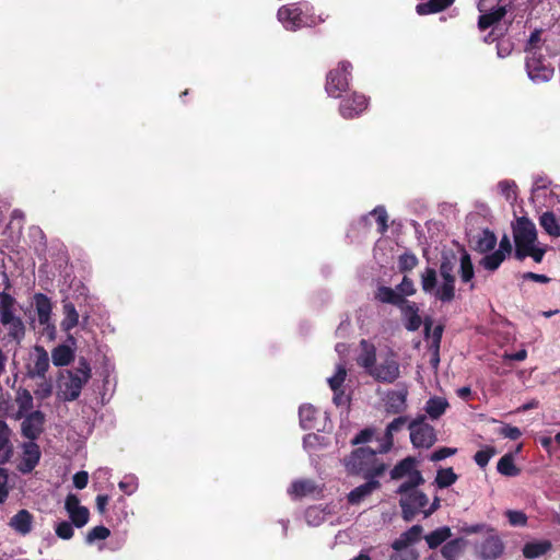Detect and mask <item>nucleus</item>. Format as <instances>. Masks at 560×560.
I'll return each instance as SVG.
<instances>
[{
  "instance_id": "20",
  "label": "nucleus",
  "mask_w": 560,
  "mask_h": 560,
  "mask_svg": "<svg viewBox=\"0 0 560 560\" xmlns=\"http://www.w3.org/2000/svg\"><path fill=\"white\" fill-rule=\"evenodd\" d=\"M408 417L399 416L389 422L385 429L384 436L380 440L378 452L385 454L390 451L394 445V434L399 432L407 423Z\"/></svg>"
},
{
  "instance_id": "16",
  "label": "nucleus",
  "mask_w": 560,
  "mask_h": 560,
  "mask_svg": "<svg viewBox=\"0 0 560 560\" xmlns=\"http://www.w3.org/2000/svg\"><path fill=\"white\" fill-rule=\"evenodd\" d=\"M347 376V368L345 362H340L336 365V372L332 376L327 378L328 385L334 392L332 401L336 406H343L349 402V398L345 395L341 389L342 384Z\"/></svg>"
},
{
  "instance_id": "25",
  "label": "nucleus",
  "mask_w": 560,
  "mask_h": 560,
  "mask_svg": "<svg viewBox=\"0 0 560 560\" xmlns=\"http://www.w3.org/2000/svg\"><path fill=\"white\" fill-rule=\"evenodd\" d=\"M459 278L463 283L469 284V290H475L476 285L474 280L475 269L469 253L462 248L459 257Z\"/></svg>"
},
{
  "instance_id": "7",
  "label": "nucleus",
  "mask_w": 560,
  "mask_h": 560,
  "mask_svg": "<svg viewBox=\"0 0 560 560\" xmlns=\"http://www.w3.org/2000/svg\"><path fill=\"white\" fill-rule=\"evenodd\" d=\"M352 65L349 61H341L335 70L328 72L326 78V92L331 97H340L349 86Z\"/></svg>"
},
{
  "instance_id": "30",
  "label": "nucleus",
  "mask_w": 560,
  "mask_h": 560,
  "mask_svg": "<svg viewBox=\"0 0 560 560\" xmlns=\"http://www.w3.org/2000/svg\"><path fill=\"white\" fill-rule=\"evenodd\" d=\"M33 515L27 510H20L13 515L9 525L19 534L25 536L32 530Z\"/></svg>"
},
{
  "instance_id": "32",
  "label": "nucleus",
  "mask_w": 560,
  "mask_h": 560,
  "mask_svg": "<svg viewBox=\"0 0 560 560\" xmlns=\"http://www.w3.org/2000/svg\"><path fill=\"white\" fill-rule=\"evenodd\" d=\"M15 402L18 406V411L15 415L16 419H21L23 416L34 411V398L31 392L26 388L20 387L16 390Z\"/></svg>"
},
{
  "instance_id": "40",
  "label": "nucleus",
  "mask_w": 560,
  "mask_h": 560,
  "mask_svg": "<svg viewBox=\"0 0 560 560\" xmlns=\"http://www.w3.org/2000/svg\"><path fill=\"white\" fill-rule=\"evenodd\" d=\"M452 536V530L448 526H441L424 536V539L430 549H435L443 542H446Z\"/></svg>"
},
{
  "instance_id": "17",
  "label": "nucleus",
  "mask_w": 560,
  "mask_h": 560,
  "mask_svg": "<svg viewBox=\"0 0 560 560\" xmlns=\"http://www.w3.org/2000/svg\"><path fill=\"white\" fill-rule=\"evenodd\" d=\"M21 448L22 458L18 465V470L22 474H30L39 463L42 455L39 446L36 444V442L27 441L22 444Z\"/></svg>"
},
{
  "instance_id": "55",
  "label": "nucleus",
  "mask_w": 560,
  "mask_h": 560,
  "mask_svg": "<svg viewBox=\"0 0 560 560\" xmlns=\"http://www.w3.org/2000/svg\"><path fill=\"white\" fill-rule=\"evenodd\" d=\"M370 214L376 217V222L378 224V232L381 234H384L388 229V225H387L388 215H387L386 209L383 206H377L370 212Z\"/></svg>"
},
{
  "instance_id": "33",
  "label": "nucleus",
  "mask_w": 560,
  "mask_h": 560,
  "mask_svg": "<svg viewBox=\"0 0 560 560\" xmlns=\"http://www.w3.org/2000/svg\"><path fill=\"white\" fill-rule=\"evenodd\" d=\"M375 299L381 303L392 304L397 307H402L406 303V299L402 298L401 293H397L396 289H392L389 287L381 285L378 287Z\"/></svg>"
},
{
  "instance_id": "43",
  "label": "nucleus",
  "mask_w": 560,
  "mask_h": 560,
  "mask_svg": "<svg viewBox=\"0 0 560 560\" xmlns=\"http://www.w3.org/2000/svg\"><path fill=\"white\" fill-rule=\"evenodd\" d=\"M317 410L310 404L302 405L299 409L300 425L304 430L315 429V418Z\"/></svg>"
},
{
  "instance_id": "15",
  "label": "nucleus",
  "mask_w": 560,
  "mask_h": 560,
  "mask_svg": "<svg viewBox=\"0 0 560 560\" xmlns=\"http://www.w3.org/2000/svg\"><path fill=\"white\" fill-rule=\"evenodd\" d=\"M369 101L363 94L353 93L345 97L339 107L340 115L346 119H353L360 116L368 107Z\"/></svg>"
},
{
  "instance_id": "26",
  "label": "nucleus",
  "mask_w": 560,
  "mask_h": 560,
  "mask_svg": "<svg viewBox=\"0 0 560 560\" xmlns=\"http://www.w3.org/2000/svg\"><path fill=\"white\" fill-rule=\"evenodd\" d=\"M360 347L361 352L357 362L360 366L364 368L368 373H370V370H372L376 364V348L365 339L361 340Z\"/></svg>"
},
{
  "instance_id": "27",
  "label": "nucleus",
  "mask_w": 560,
  "mask_h": 560,
  "mask_svg": "<svg viewBox=\"0 0 560 560\" xmlns=\"http://www.w3.org/2000/svg\"><path fill=\"white\" fill-rule=\"evenodd\" d=\"M18 301L14 296L5 291L0 292V323L11 322L12 318L18 317L16 314Z\"/></svg>"
},
{
  "instance_id": "53",
  "label": "nucleus",
  "mask_w": 560,
  "mask_h": 560,
  "mask_svg": "<svg viewBox=\"0 0 560 560\" xmlns=\"http://www.w3.org/2000/svg\"><path fill=\"white\" fill-rule=\"evenodd\" d=\"M494 454L495 450L491 446H487L474 455V460L480 468H485L489 464L490 459L494 456Z\"/></svg>"
},
{
  "instance_id": "58",
  "label": "nucleus",
  "mask_w": 560,
  "mask_h": 560,
  "mask_svg": "<svg viewBox=\"0 0 560 560\" xmlns=\"http://www.w3.org/2000/svg\"><path fill=\"white\" fill-rule=\"evenodd\" d=\"M505 515L512 526H525L527 523V516L522 511L509 510Z\"/></svg>"
},
{
  "instance_id": "51",
  "label": "nucleus",
  "mask_w": 560,
  "mask_h": 560,
  "mask_svg": "<svg viewBox=\"0 0 560 560\" xmlns=\"http://www.w3.org/2000/svg\"><path fill=\"white\" fill-rule=\"evenodd\" d=\"M138 486V478L132 474L126 475L118 483L119 489L127 495L133 494Z\"/></svg>"
},
{
  "instance_id": "1",
  "label": "nucleus",
  "mask_w": 560,
  "mask_h": 560,
  "mask_svg": "<svg viewBox=\"0 0 560 560\" xmlns=\"http://www.w3.org/2000/svg\"><path fill=\"white\" fill-rule=\"evenodd\" d=\"M377 450L370 447H358L345 457L342 463L350 475L362 476L363 478H378L387 469V465L377 456Z\"/></svg>"
},
{
  "instance_id": "46",
  "label": "nucleus",
  "mask_w": 560,
  "mask_h": 560,
  "mask_svg": "<svg viewBox=\"0 0 560 560\" xmlns=\"http://www.w3.org/2000/svg\"><path fill=\"white\" fill-rule=\"evenodd\" d=\"M405 481L397 488L396 493L418 490L417 488L424 483V478L419 469H415Z\"/></svg>"
},
{
  "instance_id": "31",
  "label": "nucleus",
  "mask_w": 560,
  "mask_h": 560,
  "mask_svg": "<svg viewBox=\"0 0 560 560\" xmlns=\"http://www.w3.org/2000/svg\"><path fill=\"white\" fill-rule=\"evenodd\" d=\"M497 236L489 229H483L476 237L474 250L480 254H488L492 252L497 245Z\"/></svg>"
},
{
  "instance_id": "41",
  "label": "nucleus",
  "mask_w": 560,
  "mask_h": 560,
  "mask_svg": "<svg viewBox=\"0 0 560 560\" xmlns=\"http://www.w3.org/2000/svg\"><path fill=\"white\" fill-rule=\"evenodd\" d=\"M497 470L499 474L506 477H516L521 472V469L514 464V456L512 453H506L499 459Z\"/></svg>"
},
{
  "instance_id": "38",
  "label": "nucleus",
  "mask_w": 560,
  "mask_h": 560,
  "mask_svg": "<svg viewBox=\"0 0 560 560\" xmlns=\"http://www.w3.org/2000/svg\"><path fill=\"white\" fill-rule=\"evenodd\" d=\"M506 14L505 7L499 5L495 8H492L488 13L481 14L478 20V27L481 31L487 30L494 23L501 21L504 15Z\"/></svg>"
},
{
  "instance_id": "50",
  "label": "nucleus",
  "mask_w": 560,
  "mask_h": 560,
  "mask_svg": "<svg viewBox=\"0 0 560 560\" xmlns=\"http://www.w3.org/2000/svg\"><path fill=\"white\" fill-rule=\"evenodd\" d=\"M39 380L40 382L36 384V388L34 389V395L37 399L45 400L52 395L54 384L52 381L46 376Z\"/></svg>"
},
{
  "instance_id": "64",
  "label": "nucleus",
  "mask_w": 560,
  "mask_h": 560,
  "mask_svg": "<svg viewBox=\"0 0 560 560\" xmlns=\"http://www.w3.org/2000/svg\"><path fill=\"white\" fill-rule=\"evenodd\" d=\"M419 553L413 548H406L402 551H396V553L389 557V560H418Z\"/></svg>"
},
{
  "instance_id": "45",
  "label": "nucleus",
  "mask_w": 560,
  "mask_h": 560,
  "mask_svg": "<svg viewBox=\"0 0 560 560\" xmlns=\"http://www.w3.org/2000/svg\"><path fill=\"white\" fill-rule=\"evenodd\" d=\"M458 479L452 467L440 468L436 471L434 483L439 489H445L454 485Z\"/></svg>"
},
{
  "instance_id": "8",
  "label": "nucleus",
  "mask_w": 560,
  "mask_h": 560,
  "mask_svg": "<svg viewBox=\"0 0 560 560\" xmlns=\"http://www.w3.org/2000/svg\"><path fill=\"white\" fill-rule=\"evenodd\" d=\"M455 264L456 256L454 254L451 256L444 255L440 264L439 272L442 283L439 293L444 301H453L455 299Z\"/></svg>"
},
{
  "instance_id": "54",
  "label": "nucleus",
  "mask_w": 560,
  "mask_h": 560,
  "mask_svg": "<svg viewBox=\"0 0 560 560\" xmlns=\"http://www.w3.org/2000/svg\"><path fill=\"white\" fill-rule=\"evenodd\" d=\"M89 510L85 506H81L75 511H71L69 517L71 523L77 527H83L89 521Z\"/></svg>"
},
{
  "instance_id": "12",
  "label": "nucleus",
  "mask_w": 560,
  "mask_h": 560,
  "mask_svg": "<svg viewBox=\"0 0 560 560\" xmlns=\"http://www.w3.org/2000/svg\"><path fill=\"white\" fill-rule=\"evenodd\" d=\"M21 419V434L28 442H35L44 431L45 413L40 410L32 411L23 416Z\"/></svg>"
},
{
  "instance_id": "52",
  "label": "nucleus",
  "mask_w": 560,
  "mask_h": 560,
  "mask_svg": "<svg viewBox=\"0 0 560 560\" xmlns=\"http://www.w3.org/2000/svg\"><path fill=\"white\" fill-rule=\"evenodd\" d=\"M305 521L311 526H318L325 520L324 512L317 506H311L305 511Z\"/></svg>"
},
{
  "instance_id": "44",
  "label": "nucleus",
  "mask_w": 560,
  "mask_h": 560,
  "mask_svg": "<svg viewBox=\"0 0 560 560\" xmlns=\"http://www.w3.org/2000/svg\"><path fill=\"white\" fill-rule=\"evenodd\" d=\"M73 351L66 345H59L51 351V360L56 366H66L73 360Z\"/></svg>"
},
{
  "instance_id": "47",
  "label": "nucleus",
  "mask_w": 560,
  "mask_h": 560,
  "mask_svg": "<svg viewBox=\"0 0 560 560\" xmlns=\"http://www.w3.org/2000/svg\"><path fill=\"white\" fill-rule=\"evenodd\" d=\"M504 260L505 258L502 255L495 250H492L488 254H485V256L479 260V266L487 271L494 272L499 269Z\"/></svg>"
},
{
  "instance_id": "6",
  "label": "nucleus",
  "mask_w": 560,
  "mask_h": 560,
  "mask_svg": "<svg viewBox=\"0 0 560 560\" xmlns=\"http://www.w3.org/2000/svg\"><path fill=\"white\" fill-rule=\"evenodd\" d=\"M399 506L401 509V517L406 522H411L416 515L422 513L429 504L428 495L420 490L408 492H399Z\"/></svg>"
},
{
  "instance_id": "9",
  "label": "nucleus",
  "mask_w": 560,
  "mask_h": 560,
  "mask_svg": "<svg viewBox=\"0 0 560 560\" xmlns=\"http://www.w3.org/2000/svg\"><path fill=\"white\" fill-rule=\"evenodd\" d=\"M525 68L528 78L534 83L548 82L553 77V68L546 63L545 58L536 51L526 57Z\"/></svg>"
},
{
  "instance_id": "19",
  "label": "nucleus",
  "mask_w": 560,
  "mask_h": 560,
  "mask_svg": "<svg viewBox=\"0 0 560 560\" xmlns=\"http://www.w3.org/2000/svg\"><path fill=\"white\" fill-rule=\"evenodd\" d=\"M421 289L425 294L434 296L442 303H450L451 301H444L439 291L441 285H438V272L433 267L427 266L420 275Z\"/></svg>"
},
{
  "instance_id": "34",
  "label": "nucleus",
  "mask_w": 560,
  "mask_h": 560,
  "mask_svg": "<svg viewBox=\"0 0 560 560\" xmlns=\"http://www.w3.org/2000/svg\"><path fill=\"white\" fill-rule=\"evenodd\" d=\"M551 547V542L547 539L534 540L526 542L522 551L526 559H536L546 555Z\"/></svg>"
},
{
  "instance_id": "10",
  "label": "nucleus",
  "mask_w": 560,
  "mask_h": 560,
  "mask_svg": "<svg viewBox=\"0 0 560 560\" xmlns=\"http://www.w3.org/2000/svg\"><path fill=\"white\" fill-rule=\"evenodd\" d=\"M369 374L377 382L393 384L400 376V365L394 353H389L378 364H375Z\"/></svg>"
},
{
  "instance_id": "14",
  "label": "nucleus",
  "mask_w": 560,
  "mask_h": 560,
  "mask_svg": "<svg viewBox=\"0 0 560 560\" xmlns=\"http://www.w3.org/2000/svg\"><path fill=\"white\" fill-rule=\"evenodd\" d=\"M408 386L406 383L397 384L395 389H390L385 396V410L390 415H399L407 409Z\"/></svg>"
},
{
  "instance_id": "28",
  "label": "nucleus",
  "mask_w": 560,
  "mask_h": 560,
  "mask_svg": "<svg viewBox=\"0 0 560 560\" xmlns=\"http://www.w3.org/2000/svg\"><path fill=\"white\" fill-rule=\"evenodd\" d=\"M62 312L63 319L60 327L65 332H69L79 325L80 315L74 304L68 299L62 300Z\"/></svg>"
},
{
  "instance_id": "23",
  "label": "nucleus",
  "mask_w": 560,
  "mask_h": 560,
  "mask_svg": "<svg viewBox=\"0 0 560 560\" xmlns=\"http://www.w3.org/2000/svg\"><path fill=\"white\" fill-rule=\"evenodd\" d=\"M12 430L4 420H0V465L7 464L13 456Z\"/></svg>"
},
{
  "instance_id": "56",
  "label": "nucleus",
  "mask_w": 560,
  "mask_h": 560,
  "mask_svg": "<svg viewBox=\"0 0 560 560\" xmlns=\"http://www.w3.org/2000/svg\"><path fill=\"white\" fill-rule=\"evenodd\" d=\"M418 258L412 253H404L399 256L398 267L399 270L405 272L412 270L418 265Z\"/></svg>"
},
{
  "instance_id": "57",
  "label": "nucleus",
  "mask_w": 560,
  "mask_h": 560,
  "mask_svg": "<svg viewBox=\"0 0 560 560\" xmlns=\"http://www.w3.org/2000/svg\"><path fill=\"white\" fill-rule=\"evenodd\" d=\"M110 535V532L107 527L103 525H98L93 527L86 535V542L93 544L95 540H104Z\"/></svg>"
},
{
  "instance_id": "60",
  "label": "nucleus",
  "mask_w": 560,
  "mask_h": 560,
  "mask_svg": "<svg viewBox=\"0 0 560 560\" xmlns=\"http://www.w3.org/2000/svg\"><path fill=\"white\" fill-rule=\"evenodd\" d=\"M397 293H401L402 298L410 296L416 293L413 281L408 278L404 277L401 282L396 287Z\"/></svg>"
},
{
  "instance_id": "18",
  "label": "nucleus",
  "mask_w": 560,
  "mask_h": 560,
  "mask_svg": "<svg viewBox=\"0 0 560 560\" xmlns=\"http://www.w3.org/2000/svg\"><path fill=\"white\" fill-rule=\"evenodd\" d=\"M537 230L532 220L526 217L517 219V224L514 229V243L536 244Z\"/></svg>"
},
{
  "instance_id": "42",
  "label": "nucleus",
  "mask_w": 560,
  "mask_h": 560,
  "mask_svg": "<svg viewBox=\"0 0 560 560\" xmlns=\"http://www.w3.org/2000/svg\"><path fill=\"white\" fill-rule=\"evenodd\" d=\"M539 224L550 236H560V224L553 212H544L539 218Z\"/></svg>"
},
{
  "instance_id": "21",
  "label": "nucleus",
  "mask_w": 560,
  "mask_h": 560,
  "mask_svg": "<svg viewBox=\"0 0 560 560\" xmlns=\"http://www.w3.org/2000/svg\"><path fill=\"white\" fill-rule=\"evenodd\" d=\"M288 493L293 499H300L306 495H319L322 488L311 479H298L291 483Z\"/></svg>"
},
{
  "instance_id": "3",
  "label": "nucleus",
  "mask_w": 560,
  "mask_h": 560,
  "mask_svg": "<svg viewBox=\"0 0 560 560\" xmlns=\"http://www.w3.org/2000/svg\"><path fill=\"white\" fill-rule=\"evenodd\" d=\"M91 378V368L86 359L81 358L78 365L72 370H67L61 375L58 385V396L63 401L75 400L83 388V386Z\"/></svg>"
},
{
  "instance_id": "35",
  "label": "nucleus",
  "mask_w": 560,
  "mask_h": 560,
  "mask_svg": "<svg viewBox=\"0 0 560 560\" xmlns=\"http://www.w3.org/2000/svg\"><path fill=\"white\" fill-rule=\"evenodd\" d=\"M8 329V338L15 341L18 345L22 342L25 337L26 327L21 316L12 318L10 322L1 323Z\"/></svg>"
},
{
  "instance_id": "49",
  "label": "nucleus",
  "mask_w": 560,
  "mask_h": 560,
  "mask_svg": "<svg viewBox=\"0 0 560 560\" xmlns=\"http://www.w3.org/2000/svg\"><path fill=\"white\" fill-rule=\"evenodd\" d=\"M498 189L500 194L506 199V201L513 203L516 198V183L514 180L504 179L498 183Z\"/></svg>"
},
{
  "instance_id": "29",
  "label": "nucleus",
  "mask_w": 560,
  "mask_h": 560,
  "mask_svg": "<svg viewBox=\"0 0 560 560\" xmlns=\"http://www.w3.org/2000/svg\"><path fill=\"white\" fill-rule=\"evenodd\" d=\"M401 312H402V316H404V319H405V327L407 328V330L409 331H416L420 328L421 326V317L419 316L418 314V306L415 302H409L406 300V303L405 305H402V307H400Z\"/></svg>"
},
{
  "instance_id": "36",
  "label": "nucleus",
  "mask_w": 560,
  "mask_h": 560,
  "mask_svg": "<svg viewBox=\"0 0 560 560\" xmlns=\"http://www.w3.org/2000/svg\"><path fill=\"white\" fill-rule=\"evenodd\" d=\"M454 0H428L421 3H418L416 7V12L419 15H428L438 13L440 11H443L444 9L452 5Z\"/></svg>"
},
{
  "instance_id": "4",
  "label": "nucleus",
  "mask_w": 560,
  "mask_h": 560,
  "mask_svg": "<svg viewBox=\"0 0 560 560\" xmlns=\"http://www.w3.org/2000/svg\"><path fill=\"white\" fill-rule=\"evenodd\" d=\"M410 442L416 448H430L436 442L434 428L425 422V416H418L408 424Z\"/></svg>"
},
{
  "instance_id": "5",
  "label": "nucleus",
  "mask_w": 560,
  "mask_h": 560,
  "mask_svg": "<svg viewBox=\"0 0 560 560\" xmlns=\"http://www.w3.org/2000/svg\"><path fill=\"white\" fill-rule=\"evenodd\" d=\"M33 300L38 323L43 327V336H45L49 341L55 340L57 329L55 323L51 319V300L44 293H35Z\"/></svg>"
},
{
  "instance_id": "22",
  "label": "nucleus",
  "mask_w": 560,
  "mask_h": 560,
  "mask_svg": "<svg viewBox=\"0 0 560 560\" xmlns=\"http://www.w3.org/2000/svg\"><path fill=\"white\" fill-rule=\"evenodd\" d=\"M423 533V527L419 524L412 525L409 529L401 533L400 536L392 542V548L395 551H402L409 546L418 542Z\"/></svg>"
},
{
  "instance_id": "48",
  "label": "nucleus",
  "mask_w": 560,
  "mask_h": 560,
  "mask_svg": "<svg viewBox=\"0 0 560 560\" xmlns=\"http://www.w3.org/2000/svg\"><path fill=\"white\" fill-rule=\"evenodd\" d=\"M463 549V540L460 538H456L450 541H446L441 549L442 556L446 560H457Z\"/></svg>"
},
{
  "instance_id": "39",
  "label": "nucleus",
  "mask_w": 560,
  "mask_h": 560,
  "mask_svg": "<svg viewBox=\"0 0 560 560\" xmlns=\"http://www.w3.org/2000/svg\"><path fill=\"white\" fill-rule=\"evenodd\" d=\"M417 468V462L412 457H406L398 462L394 468L390 470V478L393 480L404 479L408 477L411 471Z\"/></svg>"
},
{
  "instance_id": "11",
  "label": "nucleus",
  "mask_w": 560,
  "mask_h": 560,
  "mask_svg": "<svg viewBox=\"0 0 560 560\" xmlns=\"http://www.w3.org/2000/svg\"><path fill=\"white\" fill-rule=\"evenodd\" d=\"M49 370V355L42 346H35L26 364V376L31 380L44 378Z\"/></svg>"
},
{
  "instance_id": "63",
  "label": "nucleus",
  "mask_w": 560,
  "mask_h": 560,
  "mask_svg": "<svg viewBox=\"0 0 560 560\" xmlns=\"http://www.w3.org/2000/svg\"><path fill=\"white\" fill-rule=\"evenodd\" d=\"M457 452V448H453V447H440L439 450L434 451L431 455H430V460L431 462H440V460H443L450 456H453L454 454H456Z\"/></svg>"
},
{
  "instance_id": "62",
  "label": "nucleus",
  "mask_w": 560,
  "mask_h": 560,
  "mask_svg": "<svg viewBox=\"0 0 560 560\" xmlns=\"http://www.w3.org/2000/svg\"><path fill=\"white\" fill-rule=\"evenodd\" d=\"M500 435H502L505 439L516 441L522 436V431L517 427H513L511 424H504L499 430Z\"/></svg>"
},
{
  "instance_id": "59",
  "label": "nucleus",
  "mask_w": 560,
  "mask_h": 560,
  "mask_svg": "<svg viewBox=\"0 0 560 560\" xmlns=\"http://www.w3.org/2000/svg\"><path fill=\"white\" fill-rule=\"evenodd\" d=\"M56 535L61 539H70L73 536L72 523L62 521L56 525Z\"/></svg>"
},
{
  "instance_id": "37",
  "label": "nucleus",
  "mask_w": 560,
  "mask_h": 560,
  "mask_svg": "<svg viewBox=\"0 0 560 560\" xmlns=\"http://www.w3.org/2000/svg\"><path fill=\"white\" fill-rule=\"evenodd\" d=\"M447 407L448 402L445 398L434 396L427 400L424 410L431 419L436 420L446 411Z\"/></svg>"
},
{
  "instance_id": "13",
  "label": "nucleus",
  "mask_w": 560,
  "mask_h": 560,
  "mask_svg": "<svg viewBox=\"0 0 560 560\" xmlns=\"http://www.w3.org/2000/svg\"><path fill=\"white\" fill-rule=\"evenodd\" d=\"M482 560H495L504 551V544L494 529H488L487 537L477 546Z\"/></svg>"
},
{
  "instance_id": "24",
  "label": "nucleus",
  "mask_w": 560,
  "mask_h": 560,
  "mask_svg": "<svg viewBox=\"0 0 560 560\" xmlns=\"http://www.w3.org/2000/svg\"><path fill=\"white\" fill-rule=\"evenodd\" d=\"M366 482L355 487L348 494V502L350 504H359L366 497H369L373 491L377 490L381 487L377 478H365Z\"/></svg>"
},
{
  "instance_id": "2",
  "label": "nucleus",
  "mask_w": 560,
  "mask_h": 560,
  "mask_svg": "<svg viewBox=\"0 0 560 560\" xmlns=\"http://www.w3.org/2000/svg\"><path fill=\"white\" fill-rule=\"evenodd\" d=\"M277 16L288 31L311 27L323 22L319 16L315 15L313 7L307 1L282 5L278 10Z\"/></svg>"
},
{
  "instance_id": "61",
  "label": "nucleus",
  "mask_w": 560,
  "mask_h": 560,
  "mask_svg": "<svg viewBox=\"0 0 560 560\" xmlns=\"http://www.w3.org/2000/svg\"><path fill=\"white\" fill-rule=\"evenodd\" d=\"M374 429L372 428H365L363 430H361L352 440H351V444L352 445H360V444H365L370 441H372L373 436H374Z\"/></svg>"
}]
</instances>
